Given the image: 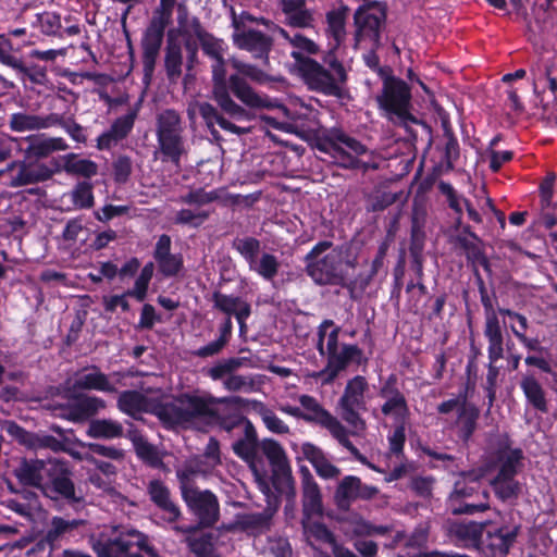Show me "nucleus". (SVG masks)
<instances>
[{
  "instance_id": "obj_5",
  "label": "nucleus",
  "mask_w": 557,
  "mask_h": 557,
  "mask_svg": "<svg viewBox=\"0 0 557 557\" xmlns=\"http://www.w3.org/2000/svg\"><path fill=\"white\" fill-rule=\"evenodd\" d=\"M184 133L182 116L174 109H164L156 115L158 152L163 162L170 161L180 166L182 158L188 152Z\"/></svg>"
},
{
  "instance_id": "obj_56",
  "label": "nucleus",
  "mask_w": 557,
  "mask_h": 557,
  "mask_svg": "<svg viewBox=\"0 0 557 557\" xmlns=\"http://www.w3.org/2000/svg\"><path fill=\"white\" fill-rule=\"evenodd\" d=\"M199 42L203 53L212 59V61L224 57L223 40L215 38L208 32L199 39Z\"/></svg>"
},
{
  "instance_id": "obj_53",
  "label": "nucleus",
  "mask_w": 557,
  "mask_h": 557,
  "mask_svg": "<svg viewBox=\"0 0 557 557\" xmlns=\"http://www.w3.org/2000/svg\"><path fill=\"white\" fill-rule=\"evenodd\" d=\"M456 242L465 250L469 260L482 257V242L470 231L469 226H466L463 232L456 236Z\"/></svg>"
},
{
  "instance_id": "obj_59",
  "label": "nucleus",
  "mask_w": 557,
  "mask_h": 557,
  "mask_svg": "<svg viewBox=\"0 0 557 557\" xmlns=\"http://www.w3.org/2000/svg\"><path fill=\"white\" fill-rule=\"evenodd\" d=\"M12 50V42L3 36H0V62L17 72H25L26 66L20 59L11 54Z\"/></svg>"
},
{
  "instance_id": "obj_49",
  "label": "nucleus",
  "mask_w": 557,
  "mask_h": 557,
  "mask_svg": "<svg viewBox=\"0 0 557 557\" xmlns=\"http://www.w3.org/2000/svg\"><path fill=\"white\" fill-rule=\"evenodd\" d=\"M349 9L342 5L337 10H332L326 14L327 30L335 40L337 47L345 38V20Z\"/></svg>"
},
{
  "instance_id": "obj_15",
  "label": "nucleus",
  "mask_w": 557,
  "mask_h": 557,
  "mask_svg": "<svg viewBox=\"0 0 557 557\" xmlns=\"http://www.w3.org/2000/svg\"><path fill=\"white\" fill-rule=\"evenodd\" d=\"M233 41L235 46L245 50L255 59L261 60L264 65L269 63V53L272 50L273 39L257 29H239V20L233 13Z\"/></svg>"
},
{
  "instance_id": "obj_23",
  "label": "nucleus",
  "mask_w": 557,
  "mask_h": 557,
  "mask_svg": "<svg viewBox=\"0 0 557 557\" xmlns=\"http://www.w3.org/2000/svg\"><path fill=\"white\" fill-rule=\"evenodd\" d=\"M61 171V166L55 162L52 169L46 163L32 161L21 163V171L12 177L10 186L13 188L42 183L52 178V176Z\"/></svg>"
},
{
  "instance_id": "obj_40",
  "label": "nucleus",
  "mask_w": 557,
  "mask_h": 557,
  "mask_svg": "<svg viewBox=\"0 0 557 557\" xmlns=\"http://www.w3.org/2000/svg\"><path fill=\"white\" fill-rule=\"evenodd\" d=\"M520 387L529 404H531L536 410L544 413L548 411L545 391L533 375H524L520 382Z\"/></svg>"
},
{
  "instance_id": "obj_34",
  "label": "nucleus",
  "mask_w": 557,
  "mask_h": 557,
  "mask_svg": "<svg viewBox=\"0 0 557 557\" xmlns=\"http://www.w3.org/2000/svg\"><path fill=\"white\" fill-rule=\"evenodd\" d=\"M484 335L488 343V360L492 363H496L504 356V336L498 318L494 311L486 314Z\"/></svg>"
},
{
  "instance_id": "obj_50",
  "label": "nucleus",
  "mask_w": 557,
  "mask_h": 557,
  "mask_svg": "<svg viewBox=\"0 0 557 557\" xmlns=\"http://www.w3.org/2000/svg\"><path fill=\"white\" fill-rule=\"evenodd\" d=\"M443 127L445 145L441 165L445 166L446 171H450L455 161L459 158V145L447 122H443Z\"/></svg>"
},
{
  "instance_id": "obj_47",
  "label": "nucleus",
  "mask_w": 557,
  "mask_h": 557,
  "mask_svg": "<svg viewBox=\"0 0 557 557\" xmlns=\"http://www.w3.org/2000/svg\"><path fill=\"white\" fill-rule=\"evenodd\" d=\"M341 529L349 539L373 534V525L356 513L343 518Z\"/></svg>"
},
{
  "instance_id": "obj_42",
  "label": "nucleus",
  "mask_w": 557,
  "mask_h": 557,
  "mask_svg": "<svg viewBox=\"0 0 557 557\" xmlns=\"http://www.w3.org/2000/svg\"><path fill=\"white\" fill-rule=\"evenodd\" d=\"M271 518L269 511L242 513L236 517V525L243 531L259 534L270 529Z\"/></svg>"
},
{
  "instance_id": "obj_62",
  "label": "nucleus",
  "mask_w": 557,
  "mask_h": 557,
  "mask_svg": "<svg viewBox=\"0 0 557 557\" xmlns=\"http://www.w3.org/2000/svg\"><path fill=\"white\" fill-rule=\"evenodd\" d=\"M138 109H132L127 114L117 117L110 129L113 131L121 139H124L132 131L137 117Z\"/></svg>"
},
{
  "instance_id": "obj_6",
  "label": "nucleus",
  "mask_w": 557,
  "mask_h": 557,
  "mask_svg": "<svg viewBox=\"0 0 557 557\" xmlns=\"http://www.w3.org/2000/svg\"><path fill=\"white\" fill-rule=\"evenodd\" d=\"M329 70L313 59L301 61L300 71L308 87L325 96L343 98L346 94L344 85L347 73L344 65L333 55L325 59Z\"/></svg>"
},
{
  "instance_id": "obj_16",
  "label": "nucleus",
  "mask_w": 557,
  "mask_h": 557,
  "mask_svg": "<svg viewBox=\"0 0 557 557\" xmlns=\"http://www.w3.org/2000/svg\"><path fill=\"white\" fill-rule=\"evenodd\" d=\"M71 472L62 461L53 459L42 494L51 499L65 498L71 503H79L81 497L75 494V486L70 478Z\"/></svg>"
},
{
  "instance_id": "obj_20",
  "label": "nucleus",
  "mask_w": 557,
  "mask_h": 557,
  "mask_svg": "<svg viewBox=\"0 0 557 557\" xmlns=\"http://www.w3.org/2000/svg\"><path fill=\"white\" fill-rule=\"evenodd\" d=\"M117 408L125 414L139 419L144 412L153 413L161 421L162 403L146 397L137 391H123L119 394Z\"/></svg>"
},
{
  "instance_id": "obj_43",
  "label": "nucleus",
  "mask_w": 557,
  "mask_h": 557,
  "mask_svg": "<svg viewBox=\"0 0 557 557\" xmlns=\"http://www.w3.org/2000/svg\"><path fill=\"white\" fill-rule=\"evenodd\" d=\"M129 440L134 445L137 456L141 460L154 468L162 465V458L157 447L150 444L141 434L137 431L129 432Z\"/></svg>"
},
{
  "instance_id": "obj_12",
  "label": "nucleus",
  "mask_w": 557,
  "mask_h": 557,
  "mask_svg": "<svg viewBox=\"0 0 557 557\" xmlns=\"http://www.w3.org/2000/svg\"><path fill=\"white\" fill-rule=\"evenodd\" d=\"M386 18V7L380 0H368L355 12L356 40L369 38L373 47L380 45V29Z\"/></svg>"
},
{
  "instance_id": "obj_35",
  "label": "nucleus",
  "mask_w": 557,
  "mask_h": 557,
  "mask_svg": "<svg viewBox=\"0 0 557 557\" xmlns=\"http://www.w3.org/2000/svg\"><path fill=\"white\" fill-rule=\"evenodd\" d=\"M301 453L321 478L336 479L339 476L341 469L333 465L322 451V449L315 445L311 443L302 444Z\"/></svg>"
},
{
  "instance_id": "obj_64",
  "label": "nucleus",
  "mask_w": 557,
  "mask_h": 557,
  "mask_svg": "<svg viewBox=\"0 0 557 557\" xmlns=\"http://www.w3.org/2000/svg\"><path fill=\"white\" fill-rule=\"evenodd\" d=\"M219 198V195L215 191H205L203 189L199 188L196 190H191L186 195H183L180 197V201L187 205H195V206H203L207 203H210Z\"/></svg>"
},
{
  "instance_id": "obj_26",
  "label": "nucleus",
  "mask_w": 557,
  "mask_h": 557,
  "mask_svg": "<svg viewBox=\"0 0 557 557\" xmlns=\"http://www.w3.org/2000/svg\"><path fill=\"white\" fill-rule=\"evenodd\" d=\"M196 108L205 121L210 134L216 139L219 138V132L215 128V124H218L224 131L231 132L238 136L250 133V127L239 126L231 122L224 116L225 113L223 111L222 113L219 112L218 108L209 102H197Z\"/></svg>"
},
{
  "instance_id": "obj_48",
  "label": "nucleus",
  "mask_w": 557,
  "mask_h": 557,
  "mask_svg": "<svg viewBox=\"0 0 557 557\" xmlns=\"http://www.w3.org/2000/svg\"><path fill=\"white\" fill-rule=\"evenodd\" d=\"M491 485L495 495L504 502L518 498L521 493V484L512 476L496 475Z\"/></svg>"
},
{
  "instance_id": "obj_46",
  "label": "nucleus",
  "mask_w": 557,
  "mask_h": 557,
  "mask_svg": "<svg viewBox=\"0 0 557 557\" xmlns=\"http://www.w3.org/2000/svg\"><path fill=\"white\" fill-rule=\"evenodd\" d=\"M304 527L306 529L309 528L311 534H313L317 539L331 544L334 557H358L352 550L337 543L333 534L324 524L312 523L307 525L304 523Z\"/></svg>"
},
{
  "instance_id": "obj_28",
  "label": "nucleus",
  "mask_w": 557,
  "mask_h": 557,
  "mask_svg": "<svg viewBox=\"0 0 557 557\" xmlns=\"http://www.w3.org/2000/svg\"><path fill=\"white\" fill-rule=\"evenodd\" d=\"M260 451L270 461L275 474L281 475L284 482L295 495L294 481L292 479L290 467L286 454L281 444L272 438H263L260 445Z\"/></svg>"
},
{
  "instance_id": "obj_61",
  "label": "nucleus",
  "mask_w": 557,
  "mask_h": 557,
  "mask_svg": "<svg viewBox=\"0 0 557 557\" xmlns=\"http://www.w3.org/2000/svg\"><path fill=\"white\" fill-rule=\"evenodd\" d=\"M50 145L47 137H30L29 145L25 150V156L37 160L47 158L51 154Z\"/></svg>"
},
{
  "instance_id": "obj_51",
  "label": "nucleus",
  "mask_w": 557,
  "mask_h": 557,
  "mask_svg": "<svg viewBox=\"0 0 557 557\" xmlns=\"http://www.w3.org/2000/svg\"><path fill=\"white\" fill-rule=\"evenodd\" d=\"M253 408L269 431L276 434H287L289 432L288 425L262 403L255 401Z\"/></svg>"
},
{
  "instance_id": "obj_4",
  "label": "nucleus",
  "mask_w": 557,
  "mask_h": 557,
  "mask_svg": "<svg viewBox=\"0 0 557 557\" xmlns=\"http://www.w3.org/2000/svg\"><path fill=\"white\" fill-rule=\"evenodd\" d=\"M240 397L203 398L183 395L171 403H162L161 422L166 425H186L216 417V404L240 405Z\"/></svg>"
},
{
  "instance_id": "obj_14",
  "label": "nucleus",
  "mask_w": 557,
  "mask_h": 557,
  "mask_svg": "<svg viewBox=\"0 0 557 557\" xmlns=\"http://www.w3.org/2000/svg\"><path fill=\"white\" fill-rule=\"evenodd\" d=\"M243 359L230 358L219 362L208 370L209 376L214 381H222L224 388L230 392L249 393L256 389V381L251 375L236 374L243 366Z\"/></svg>"
},
{
  "instance_id": "obj_8",
  "label": "nucleus",
  "mask_w": 557,
  "mask_h": 557,
  "mask_svg": "<svg viewBox=\"0 0 557 557\" xmlns=\"http://www.w3.org/2000/svg\"><path fill=\"white\" fill-rule=\"evenodd\" d=\"M318 147L330 153L342 168L363 171L370 168L369 163L359 159L368 152V148L342 129L331 128Z\"/></svg>"
},
{
  "instance_id": "obj_22",
  "label": "nucleus",
  "mask_w": 557,
  "mask_h": 557,
  "mask_svg": "<svg viewBox=\"0 0 557 557\" xmlns=\"http://www.w3.org/2000/svg\"><path fill=\"white\" fill-rule=\"evenodd\" d=\"M518 532V527H503L487 531L485 537H482L479 549L491 557H506L516 542Z\"/></svg>"
},
{
  "instance_id": "obj_21",
  "label": "nucleus",
  "mask_w": 557,
  "mask_h": 557,
  "mask_svg": "<svg viewBox=\"0 0 557 557\" xmlns=\"http://www.w3.org/2000/svg\"><path fill=\"white\" fill-rule=\"evenodd\" d=\"M51 461L23 458L14 468L13 474L22 485L36 487L42 492L50 473Z\"/></svg>"
},
{
  "instance_id": "obj_9",
  "label": "nucleus",
  "mask_w": 557,
  "mask_h": 557,
  "mask_svg": "<svg viewBox=\"0 0 557 557\" xmlns=\"http://www.w3.org/2000/svg\"><path fill=\"white\" fill-rule=\"evenodd\" d=\"M480 475L474 473L463 474L456 481L448 498V505L454 515H474L490 509V494L486 490H480Z\"/></svg>"
},
{
  "instance_id": "obj_33",
  "label": "nucleus",
  "mask_w": 557,
  "mask_h": 557,
  "mask_svg": "<svg viewBox=\"0 0 557 557\" xmlns=\"http://www.w3.org/2000/svg\"><path fill=\"white\" fill-rule=\"evenodd\" d=\"M183 65L182 45L175 37V30H169L164 49V69L171 83H177L182 76Z\"/></svg>"
},
{
  "instance_id": "obj_11",
  "label": "nucleus",
  "mask_w": 557,
  "mask_h": 557,
  "mask_svg": "<svg viewBox=\"0 0 557 557\" xmlns=\"http://www.w3.org/2000/svg\"><path fill=\"white\" fill-rule=\"evenodd\" d=\"M381 109L385 110L391 117L395 116L401 122L413 120L410 115L411 92L408 85L394 76H386L383 82V89L376 96Z\"/></svg>"
},
{
  "instance_id": "obj_30",
  "label": "nucleus",
  "mask_w": 557,
  "mask_h": 557,
  "mask_svg": "<svg viewBox=\"0 0 557 557\" xmlns=\"http://www.w3.org/2000/svg\"><path fill=\"white\" fill-rule=\"evenodd\" d=\"M285 16L284 23L295 28H309L313 26V12L307 8L306 0H278Z\"/></svg>"
},
{
  "instance_id": "obj_36",
  "label": "nucleus",
  "mask_w": 557,
  "mask_h": 557,
  "mask_svg": "<svg viewBox=\"0 0 557 557\" xmlns=\"http://www.w3.org/2000/svg\"><path fill=\"white\" fill-rule=\"evenodd\" d=\"M213 308L225 314L226 318L235 317L236 320L245 313H251V306L242 297L226 295L219 290L212 294Z\"/></svg>"
},
{
  "instance_id": "obj_17",
  "label": "nucleus",
  "mask_w": 557,
  "mask_h": 557,
  "mask_svg": "<svg viewBox=\"0 0 557 557\" xmlns=\"http://www.w3.org/2000/svg\"><path fill=\"white\" fill-rule=\"evenodd\" d=\"M169 23L168 21L152 16L144 33L141 49L143 66L146 77H150L154 71L157 58L163 42L164 30Z\"/></svg>"
},
{
  "instance_id": "obj_60",
  "label": "nucleus",
  "mask_w": 557,
  "mask_h": 557,
  "mask_svg": "<svg viewBox=\"0 0 557 557\" xmlns=\"http://www.w3.org/2000/svg\"><path fill=\"white\" fill-rule=\"evenodd\" d=\"M209 214L210 213L205 210L194 211L190 209H182L176 213L174 222L176 224L191 225L194 227H198L209 218Z\"/></svg>"
},
{
  "instance_id": "obj_10",
  "label": "nucleus",
  "mask_w": 557,
  "mask_h": 557,
  "mask_svg": "<svg viewBox=\"0 0 557 557\" xmlns=\"http://www.w3.org/2000/svg\"><path fill=\"white\" fill-rule=\"evenodd\" d=\"M369 384L364 376L356 375L350 379L338 399L337 408L341 418L351 428L349 434L359 435L367 429L361 411L367 410L366 394Z\"/></svg>"
},
{
  "instance_id": "obj_52",
  "label": "nucleus",
  "mask_w": 557,
  "mask_h": 557,
  "mask_svg": "<svg viewBox=\"0 0 557 557\" xmlns=\"http://www.w3.org/2000/svg\"><path fill=\"white\" fill-rule=\"evenodd\" d=\"M522 451L520 449H507L499 456V471L497 475L515 478L521 468Z\"/></svg>"
},
{
  "instance_id": "obj_31",
  "label": "nucleus",
  "mask_w": 557,
  "mask_h": 557,
  "mask_svg": "<svg viewBox=\"0 0 557 557\" xmlns=\"http://www.w3.org/2000/svg\"><path fill=\"white\" fill-rule=\"evenodd\" d=\"M213 470L214 468L198 455L188 458L176 469L181 492L197 488L195 479L199 475L206 476L212 473Z\"/></svg>"
},
{
  "instance_id": "obj_38",
  "label": "nucleus",
  "mask_w": 557,
  "mask_h": 557,
  "mask_svg": "<svg viewBox=\"0 0 557 557\" xmlns=\"http://www.w3.org/2000/svg\"><path fill=\"white\" fill-rule=\"evenodd\" d=\"M488 522L478 523L474 521L453 523L449 528V533L466 545H473L480 548L483 532Z\"/></svg>"
},
{
  "instance_id": "obj_25",
  "label": "nucleus",
  "mask_w": 557,
  "mask_h": 557,
  "mask_svg": "<svg viewBox=\"0 0 557 557\" xmlns=\"http://www.w3.org/2000/svg\"><path fill=\"white\" fill-rule=\"evenodd\" d=\"M242 426H244V432L233 442L232 449L251 469H256V463L260 461L261 441H258L257 431L252 423H244Z\"/></svg>"
},
{
  "instance_id": "obj_29",
  "label": "nucleus",
  "mask_w": 557,
  "mask_h": 557,
  "mask_svg": "<svg viewBox=\"0 0 557 557\" xmlns=\"http://www.w3.org/2000/svg\"><path fill=\"white\" fill-rule=\"evenodd\" d=\"M301 475L304 516L307 518L321 516L323 506L320 487L307 468H301Z\"/></svg>"
},
{
  "instance_id": "obj_3",
  "label": "nucleus",
  "mask_w": 557,
  "mask_h": 557,
  "mask_svg": "<svg viewBox=\"0 0 557 557\" xmlns=\"http://www.w3.org/2000/svg\"><path fill=\"white\" fill-rule=\"evenodd\" d=\"M333 321L325 320L318 330L317 349L326 358L325 367L312 374L327 385L351 364L360 366L366 359L363 351L357 345L339 344V327H333Z\"/></svg>"
},
{
  "instance_id": "obj_63",
  "label": "nucleus",
  "mask_w": 557,
  "mask_h": 557,
  "mask_svg": "<svg viewBox=\"0 0 557 557\" xmlns=\"http://www.w3.org/2000/svg\"><path fill=\"white\" fill-rule=\"evenodd\" d=\"M397 200V194L391 191H382L371 196L368 199L367 210L372 212H379L385 210L387 207L395 203Z\"/></svg>"
},
{
  "instance_id": "obj_1",
  "label": "nucleus",
  "mask_w": 557,
  "mask_h": 557,
  "mask_svg": "<svg viewBox=\"0 0 557 557\" xmlns=\"http://www.w3.org/2000/svg\"><path fill=\"white\" fill-rule=\"evenodd\" d=\"M230 62L237 73L228 78H226L224 57L213 60L211 65L212 98L230 119L237 122L251 121L253 115L245 107L250 109L278 107L287 112L285 107L258 94L246 81L249 78L257 84H265L270 81V76L264 71L237 58L230 59Z\"/></svg>"
},
{
  "instance_id": "obj_32",
  "label": "nucleus",
  "mask_w": 557,
  "mask_h": 557,
  "mask_svg": "<svg viewBox=\"0 0 557 557\" xmlns=\"http://www.w3.org/2000/svg\"><path fill=\"white\" fill-rule=\"evenodd\" d=\"M174 30L176 38L178 36L184 37V47L187 51L185 66L186 70L190 72L197 62L198 52V45L196 40L193 39V37L199 40L207 33V30L202 27L199 18L195 16H191V20L183 27H177Z\"/></svg>"
},
{
  "instance_id": "obj_18",
  "label": "nucleus",
  "mask_w": 557,
  "mask_h": 557,
  "mask_svg": "<svg viewBox=\"0 0 557 557\" xmlns=\"http://www.w3.org/2000/svg\"><path fill=\"white\" fill-rule=\"evenodd\" d=\"M397 379L391 375L380 388L379 395L384 400L381 411L396 424H405L410 411L405 395L396 386Z\"/></svg>"
},
{
  "instance_id": "obj_55",
  "label": "nucleus",
  "mask_w": 557,
  "mask_h": 557,
  "mask_svg": "<svg viewBox=\"0 0 557 557\" xmlns=\"http://www.w3.org/2000/svg\"><path fill=\"white\" fill-rule=\"evenodd\" d=\"M71 199L77 209H89L94 206L92 184L89 182L77 183L71 191Z\"/></svg>"
},
{
  "instance_id": "obj_37",
  "label": "nucleus",
  "mask_w": 557,
  "mask_h": 557,
  "mask_svg": "<svg viewBox=\"0 0 557 557\" xmlns=\"http://www.w3.org/2000/svg\"><path fill=\"white\" fill-rule=\"evenodd\" d=\"M72 389H95L110 394L117 392L114 384L110 382L109 376L99 371L96 367L91 368L90 371L77 374L73 382Z\"/></svg>"
},
{
  "instance_id": "obj_39",
  "label": "nucleus",
  "mask_w": 557,
  "mask_h": 557,
  "mask_svg": "<svg viewBox=\"0 0 557 557\" xmlns=\"http://www.w3.org/2000/svg\"><path fill=\"white\" fill-rule=\"evenodd\" d=\"M106 408V401L96 396H81L75 398L70 407V417L73 421H81L96 414Z\"/></svg>"
},
{
  "instance_id": "obj_13",
  "label": "nucleus",
  "mask_w": 557,
  "mask_h": 557,
  "mask_svg": "<svg viewBox=\"0 0 557 557\" xmlns=\"http://www.w3.org/2000/svg\"><path fill=\"white\" fill-rule=\"evenodd\" d=\"M181 493L188 508L198 518L201 528H211L219 521V500L212 492L193 488Z\"/></svg>"
},
{
  "instance_id": "obj_27",
  "label": "nucleus",
  "mask_w": 557,
  "mask_h": 557,
  "mask_svg": "<svg viewBox=\"0 0 557 557\" xmlns=\"http://www.w3.org/2000/svg\"><path fill=\"white\" fill-rule=\"evenodd\" d=\"M147 493L150 500L163 512V519L166 522L173 523L181 518L180 507L172 499L171 491L164 482L159 479L149 481Z\"/></svg>"
},
{
  "instance_id": "obj_45",
  "label": "nucleus",
  "mask_w": 557,
  "mask_h": 557,
  "mask_svg": "<svg viewBox=\"0 0 557 557\" xmlns=\"http://www.w3.org/2000/svg\"><path fill=\"white\" fill-rule=\"evenodd\" d=\"M63 169L67 174L81 175L87 178L95 176L98 172V165L88 159H79L75 153H69L63 157Z\"/></svg>"
},
{
  "instance_id": "obj_41",
  "label": "nucleus",
  "mask_w": 557,
  "mask_h": 557,
  "mask_svg": "<svg viewBox=\"0 0 557 557\" xmlns=\"http://www.w3.org/2000/svg\"><path fill=\"white\" fill-rule=\"evenodd\" d=\"M123 425L112 419H95L88 424L87 435L92 438H120L123 436Z\"/></svg>"
},
{
  "instance_id": "obj_2",
  "label": "nucleus",
  "mask_w": 557,
  "mask_h": 557,
  "mask_svg": "<svg viewBox=\"0 0 557 557\" xmlns=\"http://www.w3.org/2000/svg\"><path fill=\"white\" fill-rule=\"evenodd\" d=\"M306 273L321 286L352 288L356 284V265L346 250L329 240L319 242L305 257Z\"/></svg>"
},
{
  "instance_id": "obj_24",
  "label": "nucleus",
  "mask_w": 557,
  "mask_h": 557,
  "mask_svg": "<svg viewBox=\"0 0 557 557\" xmlns=\"http://www.w3.org/2000/svg\"><path fill=\"white\" fill-rule=\"evenodd\" d=\"M59 121L58 113L39 115L21 111L9 116V127L15 133L39 132L54 127Z\"/></svg>"
},
{
  "instance_id": "obj_19",
  "label": "nucleus",
  "mask_w": 557,
  "mask_h": 557,
  "mask_svg": "<svg viewBox=\"0 0 557 557\" xmlns=\"http://www.w3.org/2000/svg\"><path fill=\"white\" fill-rule=\"evenodd\" d=\"M377 493L379 490L375 486L363 484L358 476L347 475L339 481L334 500L339 509L347 510L354 502L371 499Z\"/></svg>"
},
{
  "instance_id": "obj_54",
  "label": "nucleus",
  "mask_w": 557,
  "mask_h": 557,
  "mask_svg": "<svg viewBox=\"0 0 557 557\" xmlns=\"http://www.w3.org/2000/svg\"><path fill=\"white\" fill-rule=\"evenodd\" d=\"M479 417V410L471 404L465 401L461 404L460 410L458 411V423L460 424L461 436L463 440H468L474 429L475 421Z\"/></svg>"
},
{
  "instance_id": "obj_57",
  "label": "nucleus",
  "mask_w": 557,
  "mask_h": 557,
  "mask_svg": "<svg viewBox=\"0 0 557 557\" xmlns=\"http://www.w3.org/2000/svg\"><path fill=\"white\" fill-rule=\"evenodd\" d=\"M234 247L249 262L250 268H252L260 250L259 240L253 237L239 238L234 242Z\"/></svg>"
},
{
  "instance_id": "obj_44",
  "label": "nucleus",
  "mask_w": 557,
  "mask_h": 557,
  "mask_svg": "<svg viewBox=\"0 0 557 557\" xmlns=\"http://www.w3.org/2000/svg\"><path fill=\"white\" fill-rule=\"evenodd\" d=\"M84 524V520H66L62 517H53L50 520L49 528L46 533L47 539L55 544L57 542L72 535L75 530Z\"/></svg>"
},
{
  "instance_id": "obj_7",
  "label": "nucleus",
  "mask_w": 557,
  "mask_h": 557,
  "mask_svg": "<svg viewBox=\"0 0 557 557\" xmlns=\"http://www.w3.org/2000/svg\"><path fill=\"white\" fill-rule=\"evenodd\" d=\"M298 401L302 410L301 420L314 422L327 429L332 436L358 461L374 468L349 440V430L336 417L326 411L314 397L300 395Z\"/></svg>"
},
{
  "instance_id": "obj_58",
  "label": "nucleus",
  "mask_w": 557,
  "mask_h": 557,
  "mask_svg": "<svg viewBox=\"0 0 557 557\" xmlns=\"http://www.w3.org/2000/svg\"><path fill=\"white\" fill-rule=\"evenodd\" d=\"M278 265L276 257L270 253H263L258 263L255 260L251 269L264 278L272 280L278 271Z\"/></svg>"
}]
</instances>
